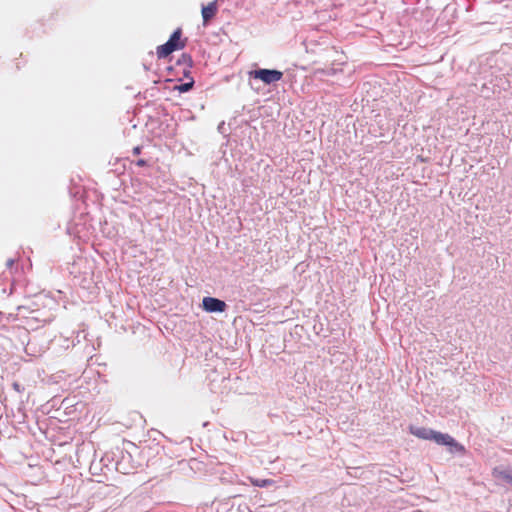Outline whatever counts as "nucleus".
<instances>
[{
    "label": "nucleus",
    "instance_id": "obj_10",
    "mask_svg": "<svg viewBox=\"0 0 512 512\" xmlns=\"http://www.w3.org/2000/svg\"><path fill=\"white\" fill-rule=\"evenodd\" d=\"M182 60H183L184 63H187L189 66L192 63L191 57L189 55H187V54H183L182 55Z\"/></svg>",
    "mask_w": 512,
    "mask_h": 512
},
{
    "label": "nucleus",
    "instance_id": "obj_1",
    "mask_svg": "<svg viewBox=\"0 0 512 512\" xmlns=\"http://www.w3.org/2000/svg\"><path fill=\"white\" fill-rule=\"evenodd\" d=\"M182 29L177 28L172 35L170 36L169 40L158 46L156 49V54L159 59H163L168 57L170 54H172L174 51L183 49L187 44V39L182 38Z\"/></svg>",
    "mask_w": 512,
    "mask_h": 512
},
{
    "label": "nucleus",
    "instance_id": "obj_7",
    "mask_svg": "<svg viewBox=\"0 0 512 512\" xmlns=\"http://www.w3.org/2000/svg\"><path fill=\"white\" fill-rule=\"evenodd\" d=\"M493 475L497 478H500L509 483H512V471H510V470H501V469L495 468L493 471Z\"/></svg>",
    "mask_w": 512,
    "mask_h": 512
},
{
    "label": "nucleus",
    "instance_id": "obj_6",
    "mask_svg": "<svg viewBox=\"0 0 512 512\" xmlns=\"http://www.w3.org/2000/svg\"><path fill=\"white\" fill-rule=\"evenodd\" d=\"M432 429H428L425 427H416L411 425L409 427V432L415 437L423 440H430L432 435Z\"/></svg>",
    "mask_w": 512,
    "mask_h": 512
},
{
    "label": "nucleus",
    "instance_id": "obj_3",
    "mask_svg": "<svg viewBox=\"0 0 512 512\" xmlns=\"http://www.w3.org/2000/svg\"><path fill=\"white\" fill-rule=\"evenodd\" d=\"M438 445L451 447V451L455 450L463 453L465 451L464 446L457 443L456 440L451 437L449 434L441 433L438 431H432L431 439Z\"/></svg>",
    "mask_w": 512,
    "mask_h": 512
},
{
    "label": "nucleus",
    "instance_id": "obj_8",
    "mask_svg": "<svg viewBox=\"0 0 512 512\" xmlns=\"http://www.w3.org/2000/svg\"><path fill=\"white\" fill-rule=\"evenodd\" d=\"M251 484L256 487H267L274 484L272 479H258V478H249Z\"/></svg>",
    "mask_w": 512,
    "mask_h": 512
},
{
    "label": "nucleus",
    "instance_id": "obj_2",
    "mask_svg": "<svg viewBox=\"0 0 512 512\" xmlns=\"http://www.w3.org/2000/svg\"><path fill=\"white\" fill-rule=\"evenodd\" d=\"M249 78L262 81L270 85L280 81L283 78V72L276 69H257L248 73Z\"/></svg>",
    "mask_w": 512,
    "mask_h": 512
},
{
    "label": "nucleus",
    "instance_id": "obj_5",
    "mask_svg": "<svg viewBox=\"0 0 512 512\" xmlns=\"http://www.w3.org/2000/svg\"><path fill=\"white\" fill-rule=\"evenodd\" d=\"M217 11H218L217 0H214L210 3H208L207 5L202 6L201 13H202V18H203V23L207 24L216 15Z\"/></svg>",
    "mask_w": 512,
    "mask_h": 512
},
{
    "label": "nucleus",
    "instance_id": "obj_13",
    "mask_svg": "<svg viewBox=\"0 0 512 512\" xmlns=\"http://www.w3.org/2000/svg\"><path fill=\"white\" fill-rule=\"evenodd\" d=\"M13 264H14V260L13 259H8L7 262H6V266L9 269L12 268Z\"/></svg>",
    "mask_w": 512,
    "mask_h": 512
},
{
    "label": "nucleus",
    "instance_id": "obj_12",
    "mask_svg": "<svg viewBox=\"0 0 512 512\" xmlns=\"http://www.w3.org/2000/svg\"><path fill=\"white\" fill-rule=\"evenodd\" d=\"M147 163L144 159H139L137 162H136V165L139 166V167H143L145 166Z\"/></svg>",
    "mask_w": 512,
    "mask_h": 512
},
{
    "label": "nucleus",
    "instance_id": "obj_11",
    "mask_svg": "<svg viewBox=\"0 0 512 512\" xmlns=\"http://www.w3.org/2000/svg\"><path fill=\"white\" fill-rule=\"evenodd\" d=\"M141 146H136L133 148V154L134 155H139L141 153Z\"/></svg>",
    "mask_w": 512,
    "mask_h": 512
},
{
    "label": "nucleus",
    "instance_id": "obj_4",
    "mask_svg": "<svg viewBox=\"0 0 512 512\" xmlns=\"http://www.w3.org/2000/svg\"><path fill=\"white\" fill-rule=\"evenodd\" d=\"M202 307L207 312H219L222 313L226 310L227 304L218 298L204 297L202 300Z\"/></svg>",
    "mask_w": 512,
    "mask_h": 512
},
{
    "label": "nucleus",
    "instance_id": "obj_9",
    "mask_svg": "<svg viewBox=\"0 0 512 512\" xmlns=\"http://www.w3.org/2000/svg\"><path fill=\"white\" fill-rule=\"evenodd\" d=\"M193 84H194V82L190 81V82H187V83L176 85L174 87V90H177L179 92H187V91H189L193 87Z\"/></svg>",
    "mask_w": 512,
    "mask_h": 512
}]
</instances>
